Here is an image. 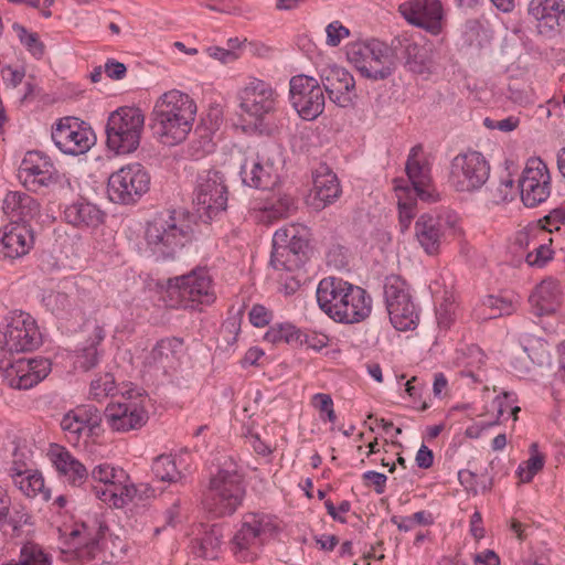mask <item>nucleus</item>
<instances>
[{"label":"nucleus","instance_id":"1","mask_svg":"<svg viewBox=\"0 0 565 565\" xmlns=\"http://www.w3.org/2000/svg\"><path fill=\"white\" fill-rule=\"evenodd\" d=\"M316 295L320 309L335 322L359 323L365 320L372 310V299L367 292L342 278H323L317 287Z\"/></svg>","mask_w":565,"mask_h":565},{"label":"nucleus","instance_id":"2","mask_svg":"<svg viewBox=\"0 0 565 565\" xmlns=\"http://www.w3.org/2000/svg\"><path fill=\"white\" fill-rule=\"evenodd\" d=\"M143 238L157 260H173L194 238L191 218L183 211L160 212L147 222Z\"/></svg>","mask_w":565,"mask_h":565},{"label":"nucleus","instance_id":"3","mask_svg":"<svg viewBox=\"0 0 565 565\" xmlns=\"http://www.w3.org/2000/svg\"><path fill=\"white\" fill-rule=\"evenodd\" d=\"M195 115L196 104L188 94L178 89L166 92L153 108L154 135L164 145H178L192 130Z\"/></svg>","mask_w":565,"mask_h":565},{"label":"nucleus","instance_id":"4","mask_svg":"<svg viewBox=\"0 0 565 565\" xmlns=\"http://www.w3.org/2000/svg\"><path fill=\"white\" fill-rule=\"evenodd\" d=\"M245 493L243 475L236 463L231 462L210 479L203 505L216 518L232 515L242 505Z\"/></svg>","mask_w":565,"mask_h":565},{"label":"nucleus","instance_id":"5","mask_svg":"<svg viewBox=\"0 0 565 565\" xmlns=\"http://www.w3.org/2000/svg\"><path fill=\"white\" fill-rule=\"evenodd\" d=\"M146 116L139 107L121 106L106 124V145L116 154L134 153L140 146Z\"/></svg>","mask_w":565,"mask_h":565},{"label":"nucleus","instance_id":"6","mask_svg":"<svg viewBox=\"0 0 565 565\" xmlns=\"http://www.w3.org/2000/svg\"><path fill=\"white\" fill-rule=\"evenodd\" d=\"M276 530L271 519L263 513H246L230 542L234 557L244 563L255 562L268 535Z\"/></svg>","mask_w":565,"mask_h":565},{"label":"nucleus","instance_id":"7","mask_svg":"<svg viewBox=\"0 0 565 565\" xmlns=\"http://www.w3.org/2000/svg\"><path fill=\"white\" fill-rule=\"evenodd\" d=\"M347 57L363 77L373 81L385 79L395 70L392 50L379 40L351 43Z\"/></svg>","mask_w":565,"mask_h":565},{"label":"nucleus","instance_id":"8","mask_svg":"<svg viewBox=\"0 0 565 565\" xmlns=\"http://www.w3.org/2000/svg\"><path fill=\"white\" fill-rule=\"evenodd\" d=\"M489 177L490 163L479 151L460 152L450 162L448 182L457 192H477Z\"/></svg>","mask_w":565,"mask_h":565},{"label":"nucleus","instance_id":"9","mask_svg":"<svg viewBox=\"0 0 565 565\" xmlns=\"http://www.w3.org/2000/svg\"><path fill=\"white\" fill-rule=\"evenodd\" d=\"M228 191L224 174L214 169L198 174L193 192V203L199 216L209 222L224 212L227 206Z\"/></svg>","mask_w":565,"mask_h":565},{"label":"nucleus","instance_id":"10","mask_svg":"<svg viewBox=\"0 0 565 565\" xmlns=\"http://www.w3.org/2000/svg\"><path fill=\"white\" fill-rule=\"evenodd\" d=\"M405 171L411 185H402L396 181V192H403L406 196L414 194L424 202L439 200V193L433 185L431 161L422 145H416L409 150Z\"/></svg>","mask_w":565,"mask_h":565},{"label":"nucleus","instance_id":"11","mask_svg":"<svg viewBox=\"0 0 565 565\" xmlns=\"http://www.w3.org/2000/svg\"><path fill=\"white\" fill-rule=\"evenodd\" d=\"M6 321L2 329L3 341L0 345V356L32 351L41 344L39 327L30 313L13 311Z\"/></svg>","mask_w":565,"mask_h":565},{"label":"nucleus","instance_id":"12","mask_svg":"<svg viewBox=\"0 0 565 565\" xmlns=\"http://www.w3.org/2000/svg\"><path fill=\"white\" fill-rule=\"evenodd\" d=\"M150 188V175L140 163L121 167L108 178L107 194L110 201L119 204H134Z\"/></svg>","mask_w":565,"mask_h":565},{"label":"nucleus","instance_id":"13","mask_svg":"<svg viewBox=\"0 0 565 565\" xmlns=\"http://www.w3.org/2000/svg\"><path fill=\"white\" fill-rule=\"evenodd\" d=\"M145 402L146 398L139 393L134 391L122 392L117 402H113L106 407L107 425L118 433L140 429L149 418Z\"/></svg>","mask_w":565,"mask_h":565},{"label":"nucleus","instance_id":"14","mask_svg":"<svg viewBox=\"0 0 565 565\" xmlns=\"http://www.w3.org/2000/svg\"><path fill=\"white\" fill-rule=\"evenodd\" d=\"M289 100L303 120H315L324 110L323 88L317 78L305 74L295 75L289 81Z\"/></svg>","mask_w":565,"mask_h":565},{"label":"nucleus","instance_id":"15","mask_svg":"<svg viewBox=\"0 0 565 565\" xmlns=\"http://www.w3.org/2000/svg\"><path fill=\"white\" fill-rule=\"evenodd\" d=\"M169 292L171 296H178L183 307H189L191 303L211 305L216 299L212 278L202 267L170 279Z\"/></svg>","mask_w":565,"mask_h":565},{"label":"nucleus","instance_id":"16","mask_svg":"<svg viewBox=\"0 0 565 565\" xmlns=\"http://www.w3.org/2000/svg\"><path fill=\"white\" fill-rule=\"evenodd\" d=\"M0 371L4 382L12 388L29 390L43 381L51 372V362L44 358L18 359L0 356Z\"/></svg>","mask_w":565,"mask_h":565},{"label":"nucleus","instance_id":"17","mask_svg":"<svg viewBox=\"0 0 565 565\" xmlns=\"http://www.w3.org/2000/svg\"><path fill=\"white\" fill-rule=\"evenodd\" d=\"M278 94L267 82L252 77L238 92L239 108L255 124H262L264 118L276 108Z\"/></svg>","mask_w":565,"mask_h":565},{"label":"nucleus","instance_id":"18","mask_svg":"<svg viewBox=\"0 0 565 565\" xmlns=\"http://www.w3.org/2000/svg\"><path fill=\"white\" fill-rule=\"evenodd\" d=\"M52 139L63 153L78 156L90 149L95 142V135L83 120L64 117L52 129Z\"/></svg>","mask_w":565,"mask_h":565},{"label":"nucleus","instance_id":"19","mask_svg":"<svg viewBox=\"0 0 565 565\" xmlns=\"http://www.w3.org/2000/svg\"><path fill=\"white\" fill-rule=\"evenodd\" d=\"M521 200L527 207H535L551 194V175L547 166L540 158L526 161L519 180Z\"/></svg>","mask_w":565,"mask_h":565},{"label":"nucleus","instance_id":"20","mask_svg":"<svg viewBox=\"0 0 565 565\" xmlns=\"http://www.w3.org/2000/svg\"><path fill=\"white\" fill-rule=\"evenodd\" d=\"M18 178L28 190L39 191L55 183L58 173L52 160L43 152L29 151L20 163Z\"/></svg>","mask_w":565,"mask_h":565},{"label":"nucleus","instance_id":"21","mask_svg":"<svg viewBox=\"0 0 565 565\" xmlns=\"http://www.w3.org/2000/svg\"><path fill=\"white\" fill-rule=\"evenodd\" d=\"M398 12L409 24L433 35L443 30L444 9L439 0H409L399 4Z\"/></svg>","mask_w":565,"mask_h":565},{"label":"nucleus","instance_id":"22","mask_svg":"<svg viewBox=\"0 0 565 565\" xmlns=\"http://www.w3.org/2000/svg\"><path fill=\"white\" fill-rule=\"evenodd\" d=\"M100 414L95 406L83 405L67 412L61 428L70 444L77 447L81 440L89 437L100 424Z\"/></svg>","mask_w":565,"mask_h":565},{"label":"nucleus","instance_id":"23","mask_svg":"<svg viewBox=\"0 0 565 565\" xmlns=\"http://www.w3.org/2000/svg\"><path fill=\"white\" fill-rule=\"evenodd\" d=\"M342 189L337 174L327 166L320 164L312 173V188L307 203L316 211L333 204L341 195Z\"/></svg>","mask_w":565,"mask_h":565},{"label":"nucleus","instance_id":"24","mask_svg":"<svg viewBox=\"0 0 565 565\" xmlns=\"http://www.w3.org/2000/svg\"><path fill=\"white\" fill-rule=\"evenodd\" d=\"M183 340L177 337L163 338L153 345L145 356L143 365L149 370L162 371L164 374L174 372L184 356Z\"/></svg>","mask_w":565,"mask_h":565},{"label":"nucleus","instance_id":"25","mask_svg":"<svg viewBox=\"0 0 565 565\" xmlns=\"http://www.w3.org/2000/svg\"><path fill=\"white\" fill-rule=\"evenodd\" d=\"M529 14L537 21V31L546 38H553L565 30L564 0H531Z\"/></svg>","mask_w":565,"mask_h":565},{"label":"nucleus","instance_id":"26","mask_svg":"<svg viewBox=\"0 0 565 565\" xmlns=\"http://www.w3.org/2000/svg\"><path fill=\"white\" fill-rule=\"evenodd\" d=\"M239 174L244 184L260 190H270L279 181L278 168L258 153L245 158Z\"/></svg>","mask_w":565,"mask_h":565},{"label":"nucleus","instance_id":"27","mask_svg":"<svg viewBox=\"0 0 565 565\" xmlns=\"http://www.w3.org/2000/svg\"><path fill=\"white\" fill-rule=\"evenodd\" d=\"M34 236L30 225L9 223L0 230V259H17L33 247Z\"/></svg>","mask_w":565,"mask_h":565},{"label":"nucleus","instance_id":"28","mask_svg":"<svg viewBox=\"0 0 565 565\" xmlns=\"http://www.w3.org/2000/svg\"><path fill=\"white\" fill-rule=\"evenodd\" d=\"M564 299V288L559 280L553 277L543 279L529 297L535 316L552 315L557 311Z\"/></svg>","mask_w":565,"mask_h":565},{"label":"nucleus","instance_id":"29","mask_svg":"<svg viewBox=\"0 0 565 565\" xmlns=\"http://www.w3.org/2000/svg\"><path fill=\"white\" fill-rule=\"evenodd\" d=\"M321 82L333 103L341 107L351 103V92L354 89L355 82L345 68L335 65L323 68Z\"/></svg>","mask_w":565,"mask_h":565},{"label":"nucleus","instance_id":"30","mask_svg":"<svg viewBox=\"0 0 565 565\" xmlns=\"http://www.w3.org/2000/svg\"><path fill=\"white\" fill-rule=\"evenodd\" d=\"M49 456L58 475L68 484L81 487L88 480L89 475L86 467L65 447L52 446Z\"/></svg>","mask_w":565,"mask_h":565},{"label":"nucleus","instance_id":"31","mask_svg":"<svg viewBox=\"0 0 565 565\" xmlns=\"http://www.w3.org/2000/svg\"><path fill=\"white\" fill-rule=\"evenodd\" d=\"M415 238L427 255H437L445 241V227L438 216L422 214L414 225Z\"/></svg>","mask_w":565,"mask_h":565},{"label":"nucleus","instance_id":"32","mask_svg":"<svg viewBox=\"0 0 565 565\" xmlns=\"http://www.w3.org/2000/svg\"><path fill=\"white\" fill-rule=\"evenodd\" d=\"M3 213L10 218V223H23L29 225L40 213V204L31 195L20 192H8L2 202Z\"/></svg>","mask_w":565,"mask_h":565},{"label":"nucleus","instance_id":"33","mask_svg":"<svg viewBox=\"0 0 565 565\" xmlns=\"http://www.w3.org/2000/svg\"><path fill=\"white\" fill-rule=\"evenodd\" d=\"M406 66L413 73L430 75L437 68L436 52L431 43L409 42L405 46Z\"/></svg>","mask_w":565,"mask_h":565},{"label":"nucleus","instance_id":"34","mask_svg":"<svg viewBox=\"0 0 565 565\" xmlns=\"http://www.w3.org/2000/svg\"><path fill=\"white\" fill-rule=\"evenodd\" d=\"M118 473L117 479L107 488L95 487L94 493L109 507L121 509L131 503L132 482L125 470Z\"/></svg>","mask_w":565,"mask_h":565},{"label":"nucleus","instance_id":"35","mask_svg":"<svg viewBox=\"0 0 565 565\" xmlns=\"http://www.w3.org/2000/svg\"><path fill=\"white\" fill-rule=\"evenodd\" d=\"M105 337L106 332L104 328L95 324L89 339L75 353L74 366L76 369L87 372L99 363L103 353L99 350V345Z\"/></svg>","mask_w":565,"mask_h":565},{"label":"nucleus","instance_id":"36","mask_svg":"<svg viewBox=\"0 0 565 565\" xmlns=\"http://www.w3.org/2000/svg\"><path fill=\"white\" fill-rule=\"evenodd\" d=\"M103 212L95 204L84 200L73 202L64 210L65 221L77 227H95L103 222Z\"/></svg>","mask_w":565,"mask_h":565},{"label":"nucleus","instance_id":"37","mask_svg":"<svg viewBox=\"0 0 565 565\" xmlns=\"http://www.w3.org/2000/svg\"><path fill=\"white\" fill-rule=\"evenodd\" d=\"M66 289L64 286L62 289H47L41 294L42 305L56 317H67L78 309L72 292Z\"/></svg>","mask_w":565,"mask_h":565},{"label":"nucleus","instance_id":"38","mask_svg":"<svg viewBox=\"0 0 565 565\" xmlns=\"http://www.w3.org/2000/svg\"><path fill=\"white\" fill-rule=\"evenodd\" d=\"M296 200L290 194H278L277 198L270 202L255 210V218L262 223H273L274 221L289 216L296 211Z\"/></svg>","mask_w":565,"mask_h":565},{"label":"nucleus","instance_id":"39","mask_svg":"<svg viewBox=\"0 0 565 565\" xmlns=\"http://www.w3.org/2000/svg\"><path fill=\"white\" fill-rule=\"evenodd\" d=\"M13 484L28 498L41 495L44 501L51 499L50 491L45 488L44 478L38 470H30L25 473H14Z\"/></svg>","mask_w":565,"mask_h":565},{"label":"nucleus","instance_id":"40","mask_svg":"<svg viewBox=\"0 0 565 565\" xmlns=\"http://www.w3.org/2000/svg\"><path fill=\"white\" fill-rule=\"evenodd\" d=\"M182 456L161 455L152 463L154 476L161 481L178 482L184 478Z\"/></svg>","mask_w":565,"mask_h":565},{"label":"nucleus","instance_id":"41","mask_svg":"<svg viewBox=\"0 0 565 565\" xmlns=\"http://www.w3.org/2000/svg\"><path fill=\"white\" fill-rule=\"evenodd\" d=\"M384 299L387 311L396 309V306L404 307V303L413 301L408 286L398 276H388L384 282Z\"/></svg>","mask_w":565,"mask_h":565},{"label":"nucleus","instance_id":"42","mask_svg":"<svg viewBox=\"0 0 565 565\" xmlns=\"http://www.w3.org/2000/svg\"><path fill=\"white\" fill-rule=\"evenodd\" d=\"M222 543V529L217 525H213L204 532L202 537L193 540L192 550L199 557L214 559L217 557Z\"/></svg>","mask_w":565,"mask_h":565},{"label":"nucleus","instance_id":"43","mask_svg":"<svg viewBox=\"0 0 565 565\" xmlns=\"http://www.w3.org/2000/svg\"><path fill=\"white\" fill-rule=\"evenodd\" d=\"M296 234H299V228L294 224L278 228L275 232L270 263L276 269L285 267V262L281 258L287 252L288 244L296 238Z\"/></svg>","mask_w":565,"mask_h":565},{"label":"nucleus","instance_id":"44","mask_svg":"<svg viewBox=\"0 0 565 565\" xmlns=\"http://www.w3.org/2000/svg\"><path fill=\"white\" fill-rule=\"evenodd\" d=\"M387 312L391 323L398 331L415 329L419 320L418 311L414 301L411 303H404V307L398 308L396 306V309Z\"/></svg>","mask_w":565,"mask_h":565},{"label":"nucleus","instance_id":"45","mask_svg":"<svg viewBox=\"0 0 565 565\" xmlns=\"http://www.w3.org/2000/svg\"><path fill=\"white\" fill-rule=\"evenodd\" d=\"M32 524V515L30 514L29 510L22 505H13L12 511L11 507L8 508V514L0 526V531L4 534L8 533V529L11 530L12 536H19L22 527L24 525H31Z\"/></svg>","mask_w":565,"mask_h":565},{"label":"nucleus","instance_id":"46","mask_svg":"<svg viewBox=\"0 0 565 565\" xmlns=\"http://www.w3.org/2000/svg\"><path fill=\"white\" fill-rule=\"evenodd\" d=\"M118 391L116 380L109 372L98 374L89 384L88 397L93 401L102 402L107 397L116 396Z\"/></svg>","mask_w":565,"mask_h":565},{"label":"nucleus","instance_id":"47","mask_svg":"<svg viewBox=\"0 0 565 565\" xmlns=\"http://www.w3.org/2000/svg\"><path fill=\"white\" fill-rule=\"evenodd\" d=\"M541 235L540 241H536L533 248L526 253L525 260L530 266L543 267L553 257L552 237L545 228L542 230Z\"/></svg>","mask_w":565,"mask_h":565},{"label":"nucleus","instance_id":"48","mask_svg":"<svg viewBox=\"0 0 565 565\" xmlns=\"http://www.w3.org/2000/svg\"><path fill=\"white\" fill-rule=\"evenodd\" d=\"M523 351L532 363L536 365H545L551 361V353L547 342L541 338L525 335L522 341Z\"/></svg>","mask_w":565,"mask_h":565},{"label":"nucleus","instance_id":"49","mask_svg":"<svg viewBox=\"0 0 565 565\" xmlns=\"http://www.w3.org/2000/svg\"><path fill=\"white\" fill-rule=\"evenodd\" d=\"M493 404L495 405L497 412H498L497 419L493 422L480 420V422L473 423L472 425L468 426L466 429L467 437L479 438L484 430L489 429L490 427H492L499 423V419L504 415V413L508 411V408H510V412L514 416V419L516 418V413L520 412V407H518V406L510 407L508 405L507 397L497 398L495 401H493Z\"/></svg>","mask_w":565,"mask_h":565},{"label":"nucleus","instance_id":"50","mask_svg":"<svg viewBox=\"0 0 565 565\" xmlns=\"http://www.w3.org/2000/svg\"><path fill=\"white\" fill-rule=\"evenodd\" d=\"M265 340L271 343H301L302 333L294 324L279 323L269 328L265 334Z\"/></svg>","mask_w":565,"mask_h":565},{"label":"nucleus","instance_id":"51","mask_svg":"<svg viewBox=\"0 0 565 565\" xmlns=\"http://www.w3.org/2000/svg\"><path fill=\"white\" fill-rule=\"evenodd\" d=\"M545 457L537 451V445H531V456L527 460L520 463L516 473L522 482H530L534 476L544 467Z\"/></svg>","mask_w":565,"mask_h":565},{"label":"nucleus","instance_id":"52","mask_svg":"<svg viewBox=\"0 0 565 565\" xmlns=\"http://www.w3.org/2000/svg\"><path fill=\"white\" fill-rule=\"evenodd\" d=\"M482 306L490 311L484 316V319H495L501 316H508L515 310L514 301L504 296H487L482 300Z\"/></svg>","mask_w":565,"mask_h":565},{"label":"nucleus","instance_id":"53","mask_svg":"<svg viewBox=\"0 0 565 565\" xmlns=\"http://www.w3.org/2000/svg\"><path fill=\"white\" fill-rule=\"evenodd\" d=\"M119 471H124L122 468L114 467L110 463L104 462L95 466L89 475V480L94 482L92 484V490L94 491L95 487L107 488L117 479Z\"/></svg>","mask_w":565,"mask_h":565},{"label":"nucleus","instance_id":"54","mask_svg":"<svg viewBox=\"0 0 565 565\" xmlns=\"http://www.w3.org/2000/svg\"><path fill=\"white\" fill-rule=\"evenodd\" d=\"M21 44L36 58L44 55V44L40 41L38 33L29 32L23 25L14 23L12 25Z\"/></svg>","mask_w":565,"mask_h":565},{"label":"nucleus","instance_id":"55","mask_svg":"<svg viewBox=\"0 0 565 565\" xmlns=\"http://www.w3.org/2000/svg\"><path fill=\"white\" fill-rule=\"evenodd\" d=\"M32 463V452L28 448V446L17 445L12 451V461L9 468V476L13 478V475L17 473H25L31 469Z\"/></svg>","mask_w":565,"mask_h":565},{"label":"nucleus","instance_id":"56","mask_svg":"<svg viewBox=\"0 0 565 565\" xmlns=\"http://www.w3.org/2000/svg\"><path fill=\"white\" fill-rule=\"evenodd\" d=\"M398 199L399 224L402 231L408 230L412 220L415 216L414 201L417 199L414 194L406 196L403 192H396Z\"/></svg>","mask_w":565,"mask_h":565},{"label":"nucleus","instance_id":"57","mask_svg":"<svg viewBox=\"0 0 565 565\" xmlns=\"http://www.w3.org/2000/svg\"><path fill=\"white\" fill-rule=\"evenodd\" d=\"M542 230L543 227H541L540 224H532L524 227L516 233L515 244L520 248L530 252L536 244V241H540Z\"/></svg>","mask_w":565,"mask_h":565},{"label":"nucleus","instance_id":"58","mask_svg":"<svg viewBox=\"0 0 565 565\" xmlns=\"http://www.w3.org/2000/svg\"><path fill=\"white\" fill-rule=\"evenodd\" d=\"M456 305L452 300L445 299L436 310V319L438 327L448 330L455 321Z\"/></svg>","mask_w":565,"mask_h":565},{"label":"nucleus","instance_id":"59","mask_svg":"<svg viewBox=\"0 0 565 565\" xmlns=\"http://www.w3.org/2000/svg\"><path fill=\"white\" fill-rule=\"evenodd\" d=\"M327 44L338 46L341 41L350 35V31L340 21H333L326 28Z\"/></svg>","mask_w":565,"mask_h":565},{"label":"nucleus","instance_id":"60","mask_svg":"<svg viewBox=\"0 0 565 565\" xmlns=\"http://www.w3.org/2000/svg\"><path fill=\"white\" fill-rule=\"evenodd\" d=\"M540 226L545 228L550 235L553 231H559L561 225L565 223V210L555 209L551 211L540 221Z\"/></svg>","mask_w":565,"mask_h":565},{"label":"nucleus","instance_id":"61","mask_svg":"<svg viewBox=\"0 0 565 565\" xmlns=\"http://www.w3.org/2000/svg\"><path fill=\"white\" fill-rule=\"evenodd\" d=\"M271 312L262 305H255L249 311V321L254 327L263 328L269 323Z\"/></svg>","mask_w":565,"mask_h":565},{"label":"nucleus","instance_id":"62","mask_svg":"<svg viewBox=\"0 0 565 565\" xmlns=\"http://www.w3.org/2000/svg\"><path fill=\"white\" fill-rule=\"evenodd\" d=\"M206 52L209 56L220 61L223 64L232 63L239 57V54L237 52L220 46H210L206 49Z\"/></svg>","mask_w":565,"mask_h":565},{"label":"nucleus","instance_id":"63","mask_svg":"<svg viewBox=\"0 0 565 565\" xmlns=\"http://www.w3.org/2000/svg\"><path fill=\"white\" fill-rule=\"evenodd\" d=\"M362 478L364 481H367L374 486V490L377 494H382L385 492L387 477L384 473L374 470H369L362 475Z\"/></svg>","mask_w":565,"mask_h":565},{"label":"nucleus","instance_id":"64","mask_svg":"<svg viewBox=\"0 0 565 565\" xmlns=\"http://www.w3.org/2000/svg\"><path fill=\"white\" fill-rule=\"evenodd\" d=\"M458 480L460 484L469 492L478 493V476L469 469L460 470L458 472Z\"/></svg>","mask_w":565,"mask_h":565}]
</instances>
